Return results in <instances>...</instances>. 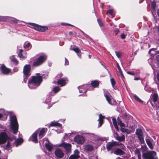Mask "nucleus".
Returning a JSON list of instances; mask_svg holds the SVG:
<instances>
[{
	"label": "nucleus",
	"instance_id": "obj_13",
	"mask_svg": "<svg viewBox=\"0 0 159 159\" xmlns=\"http://www.w3.org/2000/svg\"><path fill=\"white\" fill-rule=\"evenodd\" d=\"M91 87L90 84H83L78 87L79 92L80 93H85L87 91V89H89V87Z\"/></svg>",
	"mask_w": 159,
	"mask_h": 159
},
{
	"label": "nucleus",
	"instance_id": "obj_5",
	"mask_svg": "<svg viewBox=\"0 0 159 159\" xmlns=\"http://www.w3.org/2000/svg\"><path fill=\"white\" fill-rule=\"evenodd\" d=\"M31 66L30 65H26L24 67V81L26 83L30 75V70Z\"/></svg>",
	"mask_w": 159,
	"mask_h": 159
},
{
	"label": "nucleus",
	"instance_id": "obj_14",
	"mask_svg": "<svg viewBox=\"0 0 159 159\" xmlns=\"http://www.w3.org/2000/svg\"><path fill=\"white\" fill-rule=\"evenodd\" d=\"M74 139L75 142L79 144H83L85 141L84 137L80 135H76Z\"/></svg>",
	"mask_w": 159,
	"mask_h": 159
},
{
	"label": "nucleus",
	"instance_id": "obj_47",
	"mask_svg": "<svg viewBox=\"0 0 159 159\" xmlns=\"http://www.w3.org/2000/svg\"><path fill=\"white\" fill-rule=\"evenodd\" d=\"M121 148V149H122V150H125L126 148V147L125 145H124L122 143V144L120 146Z\"/></svg>",
	"mask_w": 159,
	"mask_h": 159
},
{
	"label": "nucleus",
	"instance_id": "obj_54",
	"mask_svg": "<svg viewBox=\"0 0 159 159\" xmlns=\"http://www.w3.org/2000/svg\"><path fill=\"white\" fill-rule=\"evenodd\" d=\"M116 143H115V146H120L121 145V144H122V143H120L119 142H117L116 141Z\"/></svg>",
	"mask_w": 159,
	"mask_h": 159
},
{
	"label": "nucleus",
	"instance_id": "obj_1",
	"mask_svg": "<svg viewBox=\"0 0 159 159\" xmlns=\"http://www.w3.org/2000/svg\"><path fill=\"white\" fill-rule=\"evenodd\" d=\"M39 74H36V76H32L28 82V86L31 89L36 88L39 86L42 81V77Z\"/></svg>",
	"mask_w": 159,
	"mask_h": 159
},
{
	"label": "nucleus",
	"instance_id": "obj_10",
	"mask_svg": "<svg viewBox=\"0 0 159 159\" xmlns=\"http://www.w3.org/2000/svg\"><path fill=\"white\" fill-rule=\"evenodd\" d=\"M28 24L32 26V28L38 31L44 32L48 29L47 27L42 26L34 23H29Z\"/></svg>",
	"mask_w": 159,
	"mask_h": 159
},
{
	"label": "nucleus",
	"instance_id": "obj_38",
	"mask_svg": "<svg viewBox=\"0 0 159 159\" xmlns=\"http://www.w3.org/2000/svg\"><path fill=\"white\" fill-rule=\"evenodd\" d=\"M144 90L148 92H150L151 91V89L147 85H146L144 87Z\"/></svg>",
	"mask_w": 159,
	"mask_h": 159
},
{
	"label": "nucleus",
	"instance_id": "obj_62",
	"mask_svg": "<svg viewBox=\"0 0 159 159\" xmlns=\"http://www.w3.org/2000/svg\"><path fill=\"white\" fill-rule=\"evenodd\" d=\"M84 36L87 39H90L92 40V39L88 35L85 34Z\"/></svg>",
	"mask_w": 159,
	"mask_h": 159
},
{
	"label": "nucleus",
	"instance_id": "obj_3",
	"mask_svg": "<svg viewBox=\"0 0 159 159\" xmlns=\"http://www.w3.org/2000/svg\"><path fill=\"white\" fill-rule=\"evenodd\" d=\"M16 137L13 136L11 137L7 134L5 132H2L0 133V145L4 144L8 141L9 142L13 139H15Z\"/></svg>",
	"mask_w": 159,
	"mask_h": 159
},
{
	"label": "nucleus",
	"instance_id": "obj_36",
	"mask_svg": "<svg viewBox=\"0 0 159 159\" xmlns=\"http://www.w3.org/2000/svg\"><path fill=\"white\" fill-rule=\"evenodd\" d=\"M107 13H109L112 17L115 16V15L114 13V11L112 9H110L107 11Z\"/></svg>",
	"mask_w": 159,
	"mask_h": 159
},
{
	"label": "nucleus",
	"instance_id": "obj_7",
	"mask_svg": "<svg viewBox=\"0 0 159 159\" xmlns=\"http://www.w3.org/2000/svg\"><path fill=\"white\" fill-rule=\"evenodd\" d=\"M104 94L109 104L112 105L116 104V101L113 98L109 92L105 90L104 92Z\"/></svg>",
	"mask_w": 159,
	"mask_h": 159
},
{
	"label": "nucleus",
	"instance_id": "obj_6",
	"mask_svg": "<svg viewBox=\"0 0 159 159\" xmlns=\"http://www.w3.org/2000/svg\"><path fill=\"white\" fill-rule=\"evenodd\" d=\"M104 94L109 104L112 105L116 104V101L113 98L109 92L105 90L104 92Z\"/></svg>",
	"mask_w": 159,
	"mask_h": 159
},
{
	"label": "nucleus",
	"instance_id": "obj_32",
	"mask_svg": "<svg viewBox=\"0 0 159 159\" xmlns=\"http://www.w3.org/2000/svg\"><path fill=\"white\" fill-rule=\"evenodd\" d=\"M45 145L47 149L49 151H51L53 148L52 145L51 143H46Z\"/></svg>",
	"mask_w": 159,
	"mask_h": 159
},
{
	"label": "nucleus",
	"instance_id": "obj_35",
	"mask_svg": "<svg viewBox=\"0 0 159 159\" xmlns=\"http://www.w3.org/2000/svg\"><path fill=\"white\" fill-rule=\"evenodd\" d=\"M79 153L80 152L78 150L76 149L74 151V153L73 154L75 155L78 158H79L80 157V156L79 155Z\"/></svg>",
	"mask_w": 159,
	"mask_h": 159
},
{
	"label": "nucleus",
	"instance_id": "obj_4",
	"mask_svg": "<svg viewBox=\"0 0 159 159\" xmlns=\"http://www.w3.org/2000/svg\"><path fill=\"white\" fill-rule=\"evenodd\" d=\"M143 159H158L156 152L153 151H149L142 154Z\"/></svg>",
	"mask_w": 159,
	"mask_h": 159
},
{
	"label": "nucleus",
	"instance_id": "obj_42",
	"mask_svg": "<svg viewBox=\"0 0 159 159\" xmlns=\"http://www.w3.org/2000/svg\"><path fill=\"white\" fill-rule=\"evenodd\" d=\"M113 124L115 127V129H116L117 131H119V129L117 126V123L116 121H114L113 122Z\"/></svg>",
	"mask_w": 159,
	"mask_h": 159
},
{
	"label": "nucleus",
	"instance_id": "obj_63",
	"mask_svg": "<svg viewBox=\"0 0 159 159\" xmlns=\"http://www.w3.org/2000/svg\"><path fill=\"white\" fill-rule=\"evenodd\" d=\"M119 125L121 127H125V124L122 122L121 123H120V124Z\"/></svg>",
	"mask_w": 159,
	"mask_h": 159
},
{
	"label": "nucleus",
	"instance_id": "obj_52",
	"mask_svg": "<svg viewBox=\"0 0 159 159\" xmlns=\"http://www.w3.org/2000/svg\"><path fill=\"white\" fill-rule=\"evenodd\" d=\"M65 65H69V63L68 61L67 60V59L66 58H65Z\"/></svg>",
	"mask_w": 159,
	"mask_h": 159
},
{
	"label": "nucleus",
	"instance_id": "obj_39",
	"mask_svg": "<svg viewBox=\"0 0 159 159\" xmlns=\"http://www.w3.org/2000/svg\"><path fill=\"white\" fill-rule=\"evenodd\" d=\"M111 82L112 84V86L114 88V86L116 84V81L113 78H111Z\"/></svg>",
	"mask_w": 159,
	"mask_h": 159
},
{
	"label": "nucleus",
	"instance_id": "obj_27",
	"mask_svg": "<svg viewBox=\"0 0 159 159\" xmlns=\"http://www.w3.org/2000/svg\"><path fill=\"white\" fill-rule=\"evenodd\" d=\"M93 149V147L92 145L88 144L85 147V149L87 152H90Z\"/></svg>",
	"mask_w": 159,
	"mask_h": 159
},
{
	"label": "nucleus",
	"instance_id": "obj_21",
	"mask_svg": "<svg viewBox=\"0 0 159 159\" xmlns=\"http://www.w3.org/2000/svg\"><path fill=\"white\" fill-rule=\"evenodd\" d=\"M116 141L112 142H108L107 144V148L108 151L111 150L113 147L115 146Z\"/></svg>",
	"mask_w": 159,
	"mask_h": 159
},
{
	"label": "nucleus",
	"instance_id": "obj_53",
	"mask_svg": "<svg viewBox=\"0 0 159 159\" xmlns=\"http://www.w3.org/2000/svg\"><path fill=\"white\" fill-rule=\"evenodd\" d=\"M18 55L19 57L20 58H24V56L22 54V53H19Z\"/></svg>",
	"mask_w": 159,
	"mask_h": 159
},
{
	"label": "nucleus",
	"instance_id": "obj_34",
	"mask_svg": "<svg viewBox=\"0 0 159 159\" xmlns=\"http://www.w3.org/2000/svg\"><path fill=\"white\" fill-rule=\"evenodd\" d=\"M11 61L14 64H17L18 63V61L16 60L14 56H12L11 57Z\"/></svg>",
	"mask_w": 159,
	"mask_h": 159
},
{
	"label": "nucleus",
	"instance_id": "obj_22",
	"mask_svg": "<svg viewBox=\"0 0 159 159\" xmlns=\"http://www.w3.org/2000/svg\"><path fill=\"white\" fill-rule=\"evenodd\" d=\"M67 79L66 78H62L59 79L57 81V82L58 84H60L61 86H64L66 84V80Z\"/></svg>",
	"mask_w": 159,
	"mask_h": 159
},
{
	"label": "nucleus",
	"instance_id": "obj_9",
	"mask_svg": "<svg viewBox=\"0 0 159 159\" xmlns=\"http://www.w3.org/2000/svg\"><path fill=\"white\" fill-rule=\"evenodd\" d=\"M145 131L140 128L136 129L135 134L141 143H144V133Z\"/></svg>",
	"mask_w": 159,
	"mask_h": 159
},
{
	"label": "nucleus",
	"instance_id": "obj_17",
	"mask_svg": "<svg viewBox=\"0 0 159 159\" xmlns=\"http://www.w3.org/2000/svg\"><path fill=\"white\" fill-rule=\"evenodd\" d=\"M39 131L37 130L32 135L29 139V141H32L33 142L36 143H37L38 140L37 138V135Z\"/></svg>",
	"mask_w": 159,
	"mask_h": 159
},
{
	"label": "nucleus",
	"instance_id": "obj_43",
	"mask_svg": "<svg viewBox=\"0 0 159 159\" xmlns=\"http://www.w3.org/2000/svg\"><path fill=\"white\" fill-rule=\"evenodd\" d=\"M51 100V98L50 96H49L48 97V98L46 99L45 101V102L47 104L48 103L50 102Z\"/></svg>",
	"mask_w": 159,
	"mask_h": 159
},
{
	"label": "nucleus",
	"instance_id": "obj_11",
	"mask_svg": "<svg viewBox=\"0 0 159 159\" xmlns=\"http://www.w3.org/2000/svg\"><path fill=\"white\" fill-rule=\"evenodd\" d=\"M158 98L157 94L156 93H154L152 97V99L154 102V104H153L152 102H151L152 106L153 107H155L157 110L159 109V102L157 100Z\"/></svg>",
	"mask_w": 159,
	"mask_h": 159
},
{
	"label": "nucleus",
	"instance_id": "obj_45",
	"mask_svg": "<svg viewBox=\"0 0 159 159\" xmlns=\"http://www.w3.org/2000/svg\"><path fill=\"white\" fill-rule=\"evenodd\" d=\"M11 20L12 22H13L15 23H18V22L19 21V20H18L16 19L15 18H12V17L11 18Z\"/></svg>",
	"mask_w": 159,
	"mask_h": 159
},
{
	"label": "nucleus",
	"instance_id": "obj_48",
	"mask_svg": "<svg viewBox=\"0 0 159 159\" xmlns=\"http://www.w3.org/2000/svg\"><path fill=\"white\" fill-rule=\"evenodd\" d=\"M97 20L98 23V24L100 27H102L103 26V24L99 19H98Z\"/></svg>",
	"mask_w": 159,
	"mask_h": 159
},
{
	"label": "nucleus",
	"instance_id": "obj_49",
	"mask_svg": "<svg viewBox=\"0 0 159 159\" xmlns=\"http://www.w3.org/2000/svg\"><path fill=\"white\" fill-rule=\"evenodd\" d=\"M152 9H151V11L152 12H154L155 11V4H152Z\"/></svg>",
	"mask_w": 159,
	"mask_h": 159
},
{
	"label": "nucleus",
	"instance_id": "obj_58",
	"mask_svg": "<svg viewBox=\"0 0 159 159\" xmlns=\"http://www.w3.org/2000/svg\"><path fill=\"white\" fill-rule=\"evenodd\" d=\"M114 32L115 34V35H116L118 34V32H119V30H118L117 29H116V30H114Z\"/></svg>",
	"mask_w": 159,
	"mask_h": 159
},
{
	"label": "nucleus",
	"instance_id": "obj_29",
	"mask_svg": "<svg viewBox=\"0 0 159 159\" xmlns=\"http://www.w3.org/2000/svg\"><path fill=\"white\" fill-rule=\"evenodd\" d=\"M116 139L120 142H122L125 140V136L124 135L121 136H117L116 137Z\"/></svg>",
	"mask_w": 159,
	"mask_h": 159
},
{
	"label": "nucleus",
	"instance_id": "obj_19",
	"mask_svg": "<svg viewBox=\"0 0 159 159\" xmlns=\"http://www.w3.org/2000/svg\"><path fill=\"white\" fill-rule=\"evenodd\" d=\"M113 153L118 156L124 155L126 154V153L119 148H117L113 151Z\"/></svg>",
	"mask_w": 159,
	"mask_h": 159
},
{
	"label": "nucleus",
	"instance_id": "obj_18",
	"mask_svg": "<svg viewBox=\"0 0 159 159\" xmlns=\"http://www.w3.org/2000/svg\"><path fill=\"white\" fill-rule=\"evenodd\" d=\"M0 69L2 73L4 75H7L10 72V69L6 67L4 64L1 66Z\"/></svg>",
	"mask_w": 159,
	"mask_h": 159
},
{
	"label": "nucleus",
	"instance_id": "obj_2",
	"mask_svg": "<svg viewBox=\"0 0 159 159\" xmlns=\"http://www.w3.org/2000/svg\"><path fill=\"white\" fill-rule=\"evenodd\" d=\"M9 128L11 131L14 134H16L18 132L19 125L16 117L14 114H11Z\"/></svg>",
	"mask_w": 159,
	"mask_h": 159
},
{
	"label": "nucleus",
	"instance_id": "obj_56",
	"mask_svg": "<svg viewBox=\"0 0 159 159\" xmlns=\"http://www.w3.org/2000/svg\"><path fill=\"white\" fill-rule=\"evenodd\" d=\"M125 132L127 134H130L131 133V131L129 129H126Z\"/></svg>",
	"mask_w": 159,
	"mask_h": 159
},
{
	"label": "nucleus",
	"instance_id": "obj_24",
	"mask_svg": "<svg viewBox=\"0 0 159 159\" xmlns=\"http://www.w3.org/2000/svg\"><path fill=\"white\" fill-rule=\"evenodd\" d=\"M3 148L4 150L7 151V152H10L12 151L11 149V143L9 141H8L7 144L6 146H3Z\"/></svg>",
	"mask_w": 159,
	"mask_h": 159
},
{
	"label": "nucleus",
	"instance_id": "obj_33",
	"mask_svg": "<svg viewBox=\"0 0 159 159\" xmlns=\"http://www.w3.org/2000/svg\"><path fill=\"white\" fill-rule=\"evenodd\" d=\"M71 50H73L75 52H76L78 56L80 58L81 57H80V56L79 55V54L80 52V49L78 48H73L71 49Z\"/></svg>",
	"mask_w": 159,
	"mask_h": 159
},
{
	"label": "nucleus",
	"instance_id": "obj_26",
	"mask_svg": "<svg viewBox=\"0 0 159 159\" xmlns=\"http://www.w3.org/2000/svg\"><path fill=\"white\" fill-rule=\"evenodd\" d=\"M23 142V140L22 138H18L15 140V143L16 146L17 147L21 145Z\"/></svg>",
	"mask_w": 159,
	"mask_h": 159
},
{
	"label": "nucleus",
	"instance_id": "obj_16",
	"mask_svg": "<svg viewBox=\"0 0 159 159\" xmlns=\"http://www.w3.org/2000/svg\"><path fill=\"white\" fill-rule=\"evenodd\" d=\"M55 154L56 157L59 159L62 158L64 156V153L59 148H57L55 150Z\"/></svg>",
	"mask_w": 159,
	"mask_h": 159
},
{
	"label": "nucleus",
	"instance_id": "obj_30",
	"mask_svg": "<svg viewBox=\"0 0 159 159\" xmlns=\"http://www.w3.org/2000/svg\"><path fill=\"white\" fill-rule=\"evenodd\" d=\"M24 47L26 50H28L31 48V45L29 42L25 43L24 45Z\"/></svg>",
	"mask_w": 159,
	"mask_h": 159
},
{
	"label": "nucleus",
	"instance_id": "obj_51",
	"mask_svg": "<svg viewBox=\"0 0 159 159\" xmlns=\"http://www.w3.org/2000/svg\"><path fill=\"white\" fill-rule=\"evenodd\" d=\"M104 140V139L103 138H102V137H100L98 138L97 139V141H102Z\"/></svg>",
	"mask_w": 159,
	"mask_h": 159
},
{
	"label": "nucleus",
	"instance_id": "obj_57",
	"mask_svg": "<svg viewBox=\"0 0 159 159\" xmlns=\"http://www.w3.org/2000/svg\"><path fill=\"white\" fill-rule=\"evenodd\" d=\"M116 55V56L118 57V58H119L120 57V53L119 52H115Z\"/></svg>",
	"mask_w": 159,
	"mask_h": 159
},
{
	"label": "nucleus",
	"instance_id": "obj_25",
	"mask_svg": "<svg viewBox=\"0 0 159 159\" xmlns=\"http://www.w3.org/2000/svg\"><path fill=\"white\" fill-rule=\"evenodd\" d=\"M47 129L43 128L39 132V135L40 139L42 138L44 135L45 133L47 131Z\"/></svg>",
	"mask_w": 159,
	"mask_h": 159
},
{
	"label": "nucleus",
	"instance_id": "obj_31",
	"mask_svg": "<svg viewBox=\"0 0 159 159\" xmlns=\"http://www.w3.org/2000/svg\"><path fill=\"white\" fill-rule=\"evenodd\" d=\"M91 86L94 87L95 88L98 87L99 85V83L98 81L96 80L92 81L91 83Z\"/></svg>",
	"mask_w": 159,
	"mask_h": 159
},
{
	"label": "nucleus",
	"instance_id": "obj_41",
	"mask_svg": "<svg viewBox=\"0 0 159 159\" xmlns=\"http://www.w3.org/2000/svg\"><path fill=\"white\" fill-rule=\"evenodd\" d=\"M60 89L58 87L56 86L53 88V91L55 93H57L60 90Z\"/></svg>",
	"mask_w": 159,
	"mask_h": 159
},
{
	"label": "nucleus",
	"instance_id": "obj_60",
	"mask_svg": "<svg viewBox=\"0 0 159 159\" xmlns=\"http://www.w3.org/2000/svg\"><path fill=\"white\" fill-rule=\"evenodd\" d=\"M117 123L118 124V125H120V123H121L122 122L121 121V120L119 119V118L118 117V118L117 119Z\"/></svg>",
	"mask_w": 159,
	"mask_h": 159
},
{
	"label": "nucleus",
	"instance_id": "obj_50",
	"mask_svg": "<svg viewBox=\"0 0 159 159\" xmlns=\"http://www.w3.org/2000/svg\"><path fill=\"white\" fill-rule=\"evenodd\" d=\"M126 73L128 74L132 75H135V73L133 71H127L126 72Z\"/></svg>",
	"mask_w": 159,
	"mask_h": 159
},
{
	"label": "nucleus",
	"instance_id": "obj_8",
	"mask_svg": "<svg viewBox=\"0 0 159 159\" xmlns=\"http://www.w3.org/2000/svg\"><path fill=\"white\" fill-rule=\"evenodd\" d=\"M47 59V56L45 54L39 55V57L34 62L33 65L34 66H39L42 64Z\"/></svg>",
	"mask_w": 159,
	"mask_h": 159
},
{
	"label": "nucleus",
	"instance_id": "obj_15",
	"mask_svg": "<svg viewBox=\"0 0 159 159\" xmlns=\"http://www.w3.org/2000/svg\"><path fill=\"white\" fill-rule=\"evenodd\" d=\"M61 145L65 149L67 153H69L71 152V145L70 144L64 142Z\"/></svg>",
	"mask_w": 159,
	"mask_h": 159
},
{
	"label": "nucleus",
	"instance_id": "obj_64",
	"mask_svg": "<svg viewBox=\"0 0 159 159\" xmlns=\"http://www.w3.org/2000/svg\"><path fill=\"white\" fill-rule=\"evenodd\" d=\"M156 60L159 63V55H157L156 56Z\"/></svg>",
	"mask_w": 159,
	"mask_h": 159
},
{
	"label": "nucleus",
	"instance_id": "obj_55",
	"mask_svg": "<svg viewBox=\"0 0 159 159\" xmlns=\"http://www.w3.org/2000/svg\"><path fill=\"white\" fill-rule=\"evenodd\" d=\"M126 36L124 34H121L120 35V38L122 39H124L125 38Z\"/></svg>",
	"mask_w": 159,
	"mask_h": 159
},
{
	"label": "nucleus",
	"instance_id": "obj_28",
	"mask_svg": "<svg viewBox=\"0 0 159 159\" xmlns=\"http://www.w3.org/2000/svg\"><path fill=\"white\" fill-rule=\"evenodd\" d=\"M56 126L59 127H61L62 125L61 124L56 122H52L50 124L48 125L49 126Z\"/></svg>",
	"mask_w": 159,
	"mask_h": 159
},
{
	"label": "nucleus",
	"instance_id": "obj_61",
	"mask_svg": "<svg viewBox=\"0 0 159 159\" xmlns=\"http://www.w3.org/2000/svg\"><path fill=\"white\" fill-rule=\"evenodd\" d=\"M74 34H76V33L75 32H72L70 31L69 32V34L70 35H72Z\"/></svg>",
	"mask_w": 159,
	"mask_h": 159
},
{
	"label": "nucleus",
	"instance_id": "obj_20",
	"mask_svg": "<svg viewBox=\"0 0 159 159\" xmlns=\"http://www.w3.org/2000/svg\"><path fill=\"white\" fill-rule=\"evenodd\" d=\"M145 140L149 147L151 149H153V147L152 146V141H153V140L149 137H146Z\"/></svg>",
	"mask_w": 159,
	"mask_h": 159
},
{
	"label": "nucleus",
	"instance_id": "obj_23",
	"mask_svg": "<svg viewBox=\"0 0 159 159\" xmlns=\"http://www.w3.org/2000/svg\"><path fill=\"white\" fill-rule=\"evenodd\" d=\"M105 118L104 116H103L101 114H100L99 116V119L98 121H99L98 127H101L103 122V119Z\"/></svg>",
	"mask_w": 159,
	"mask_h": 159
},
{
	"label": "nucleus",
	"instance_id": "obj_44",
	"mask_svg": "<svg viewBox=\"0 0 159 159\" xmlns=\"http://www.w3.org/2000/svg\"><path fill=\"white\" fill-rule=\"evenodd\" d=\"M77 158H78L75 155L72 154L69 157V159H77Z\"/></svg>",
	"mask_w": 159,
	"mask_h": 159
},
{
	"label": "nucleus",
	"instance_id": "obj_40",
	"mask_svg": "<svg viewBox=\"0 0 159 159\" xmlns=\"http://www.w3.org/2000/svg\"><path fill=\"white\" fill-rule=\"evenodd\" d=\"M117 67L118 69L119 72L120 73L121 76L122 78H124V76L123 73L122 72V71H121V69L120 68V66H119V65H117Z\"/></svg>",
	"mask_w": 159,
	"mask_h": 159
},
{
	"label": "nucleus",
	"instance_id": "obj_37",
	"mask_svg": "<svg viewBox=\"0 0 159 159\" xmlns=\"http://www.w3.org/2000/svg\"><path fill=\"white\" fill-rule=\"evenodd\" d=\"M134 97L135 99L138 101L139 102H141V103H143V101L141 99H140L137 96V95H134Z\"/></svg>",
	"mask_w": 159,
	"mask_h": 159
},
{
	"label": "nucleus",
	"instance_id": "obj_12",
	"mask_svg": "<svg viewBox=\"0 0 159 159\" xmlns=\"http://www.w3.org/2000/svg\"><path fill=\"white\" fill-rule=\"evenodd\" d=\"M147 148L146 146H142L139 150L137 149L135 150V155L137 156L138 159H141V152H142V154L143 153H146L147 152Z\"/></svg>",
	"mask_w": 159,
	"mask_h": 159
},
{
	"label": "nucleus",
	"instance_id": "obj_46",
	"mask_svg": "<svg viewBox=\"0 0 159 159\" xmlns=\"http://www.w3.org/2000/svg\"><path fill=\"white\" fill-rule=\"evenodd\" d=\"M6 21V18L5 17L3 16H0V21Z\"/></svg>",
	"mask_w": 159,
	"mask_h": 159
},
{
	"label": "nucleus",
	"instance_id": "obj_59",
	"mask_svg": "<svg viewBox=\"0 0 159 159\" xmlns=\"http://www.w3.org/2000/svg\"><path fill=\"white\" fill-rule=\"evenodd\" d=\"M126 129L125 128L121 127L120 128V130L122 132H125L126 131Z\"/></svg>",
	"mask_w": 159,
	"mask_h": 159
}]
</instances>
